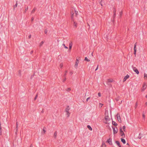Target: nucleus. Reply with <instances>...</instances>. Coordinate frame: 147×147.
<instances>
[{
  "instance_id": "1",
  "label": "nucleus",
  "mask_w": 147,
  "mask_h": 147,
  "mask_svg": "<svg viewBox=\"0 0 147 147\" xmlns=\"http://www.w3.org/2000/svg\"><path fill=\"white\" fill-rule=\"evenodd\" d=\"M110 121V118L108 116V113L105 114V119L104 120V122L106 124H109V121Z\"/></svg>"
},
{
  "instance_id": "2",
  "label": "nucleus",
  "mask_w": 147,
  "mask_h": 147,
  "mask_svg": "<svg viewBox=\"0 0 147 147\" xmlns=\"http://www.w3.org/2000/svg\"><path fill=\"white\" fill-rule=\"evenodd\" d=\"M78 11H76L74 9H73L71 11V19L73 20L74 17V14H75V16H77V15H78Z\"/></svg>"
},
{
  "instance_id": "3",
  "label": "nucleus",
  "mask_w": 147,
  "mask_h": 147,
  "mask_svg": "<svg viewBox=\"0 0 147 147\" xmlns=\"http://www.w3.org/2000/svg\"><path fill=\"white\" fill-rule=\"evenodd\" d=\"M70 109V108L69 106H67V107L65 109V111L66 113V115L67 117H69V116L70 113H69V111Z\"/></svg>"
},
{
  "instance_id": "4",
  "label": "nucleus",
  "mask_w": 147,
  "mask_h": 147,
  "mask_svg": "<svg viewBox=\"0 0 147 147\" xmlns=\"http://www.w3.org/2000/svg\"><path fill=\"white\" fill-rule=\"evenodd\" d=\"M147 87V85L145 83L143 84L142 87L141 88V91H144L146 88Z\"/></svg>"
},
{
  "instance_id": "5",
  "label": "nucleus",
  "mask_w": 147,
  "mask_h": 147,
  "mask_svg": "<svg viewBox=\"0 0 147 147\" xmlns=\"http://www.w3.org/2000/svg\"><path fill=\"white\" fill-rule=\"evenodd\" d=\"M106 142L108 143L110 145H112V140L111 138H109L106 141Z\"/></svg>"
},
{
  "instance_id": "6",
  "label": "nucleus",
  "mask_w": 147,
  "mask_h": 147,
  "mask_svg": "<svg viewBox=\"0 0 147 147\" xmlns=\"http://www.w3.org/2000/svg\"><path fill=\"white\" fill-rule=\"evenodd\" d=\"M120 135L121 136H124L123 137H125V134L123 132V131L122 130V128L121 127H120Z\"/></svg>"
},
{
  "instance_id": "7",
  "label": "nucleus",
  "mask_w": 147,
  "mask_h": 147,
  "mask_svg": "<svg viewBox=\"0 0 147 147\" xmlns=\"http://www.w3.org/2000/svg\"><path fill=\"white\" fill-rule=\"evenodd\" d=\"M79 63V61L77 59H76V61L75 62V64L74 65V67L76 68H77V67L78 66V65Z\"/></svg>"
},
{
  "instance_id": "8",
  "label": "nucleus",
  "mask_w": 147,
  "mask_h": 147,
  "mask_svg": "<svg viewBox=\"0 0 147 147\" xmlns=\"http://www.w3.org/2000/svg\"><path fill=\"white\" fill-rule=\"evenodd\" d=\"M117 119L118 121H119V123L121 122V117L119 114H117Z\"/></svg>"
},
{
  "instance_id": "9",
  "label": "nucleus",
  "mask_w": 147,
  "mask_h": 147,
  "mask_svg": "<svg viewBox=\"0 0 147 147\" xmlns=\"http://www.w3.org/2000/svg\"><path fill=\"white\" fill-rule=\"evenodd\" d=\"M113 133L114 134H115L117 133V128H115L112 127Z\"/></svg>"
},
{
  "instance_id": "10",
  "label": "nucleus",
  "mask_w": 147,
  "mask_h": 147,
  "mask_svg": "<svg viewBox=\"0 0 147 147\" xmlns=\"http://www.w3.org/2000/svg\"><path fill=\"white\" fill-rule=\"evenodd\" d=\"M133 70L137 74H139V71L138 70L136 69V68L135 67H133Z\"/></svg>"
},
{
  "instance_id": "11",
  "label": "nucleus",
  "mask_w": 147,
  "mask_h": 147,
  "mask_svg": "<svg viewBox=\"0 0 147 147\" xmlns=\"http://www.w3.org/2000/svg\"><path fill=\"white\" fill-rule=\"evenodd\" d=\"M129 75H128V74H127L124 77V78L123 80V82H125L127 79L128 78H129Z\"/></svg>"
},
{
  "instance_id": "12",
  "label": "nucleus",
  "mask_w": 147,
  "mask_h": 147,
  "mask_svg": "<svg viewBox=\"0 0 147 147\" xmlns=\"http://www.w3.org/2000/svg\"><path fill=\"white\" fill-rule=\"evenodd\" d=\"M72 44V42H70L69 43V49L70 50H71V49Z\"/></svg>"
},
{
  "instance_id": "13",
  "label": "nucleus",
  "mask_w": 147,
  "mask_h": 147,
  "mask_svg": "<svg viewBox=\"0 0 147 147\" xmlns=\"http://www.w3.org/2000/svg\"><path fill=\"white\" fill-rule=\"evenodd\" d=\"M116 143L119 147H121V145H120V142L118 141H116L115 142Z\"/></svg>"
},
{
  "instance_id": "14",
  "label": "nucleus",
  "mask_w": 147,
  "mask_h": 147,
  "mask_svg": "<svg viewBox=\"0 0 147 147\" xmlns=\"http://www.w3.org/2000/svg\"><path fill=\"white\" fill-rule=\"evenodd\" d=\"M108 82H113V80L112 79H108L107 80Z\"/></svg>"
},
{
  "instance_id": "15",
  "label": "nucleus",
  "mask_w": 147,
  "mask_h": 147,
  "mask_svg": "<svg viewBox=\"0 0 147 147\" xmlns=\"http://www.w3.org/2000/svg\"><path fill=\"white\" fill-rule=\"evenodd\" d=\"M121 142L124 144H125V142H125V140L124 139H123V138H121Z\"/></svg>"
},
{
  "instance_id": "16",
  "label": "nucleus",
  "mask_w": 147,
  "mask_h": 147,
  "mask_svg": "<svg viewBox=\"0 0 147 147\" xmlns=\"http://www.w3.org/2000/svg\"><path fill=\"white\" fill-rule=\"evenodd\" d=\"M18 3V1H17L16 2V4H15V5H14L13 6V7H14V8H13V9H15V8L16 7H17V6H18V3Z\"/></svg>"
},
{
  "instance_id": "17",
  "label": "nucleus",
  "mask_w": 147,
  "mask_h": 147,
  "mask_svg": "<svg viewBox=\"0 0 147 147\" xmlns=\"http://www.w3.org/2000/svg\"><path fill=\"white\" fill-rule=\"evenodd\" d=\"M74 26H75L76 28L77 27V24L74 21Z\"/></svg>"
},
{
  "instance_id": "18",
  "label": "nucleus",
  "mask_w": 147,
  "mask_h": 147,
  "mask_svg": "<svg viewBox=\"0 0 147 147\" xmlns=\"http://www.w3.org/2000/svg\"><path fill=\"white\" fill-rule=\"evenodd\" d=\"M87 127L88 128V129L90 130L91 131L92 130V127H90V126L89 125H88L87 126Z\"/></svg>"
},
{
  "instance_id": "19",
  "label": "nucleus",
  "mask_w": 147,
  "mask_h": 147,
  "mask_svg": "<svg viewBox=\"0 0 147 147\" xmlns=\"http://www.w3.org/2000/svg\"><path fill=\"white\" fill-rule=\"evenodd\" d=\"M46 131V128L45 127H44L43 129V134H45V133Z\"/></svg>"
},
{
  "instance_id": "20",
  "label": "nucleus",
  "mask_w": 147,
  "mask_h": 147,
  "mask_svg": "<svg viewBox=\"0 0 147 147\" xmlns=\"http://www.w3.org/2000/svg\"><path fill=\"white\" fill-rule=\"evenodd\" d=\"M106 146L105 144V143L104 142H103L102 145V147H106Z\"/></svg>"
},
{
  "instance_id": "21",
  "label": "nucleus",
  "mask_w": 147,
  "mask_h": 147,
  "mask_svg": "<svg viewBox=\"0 0 147 147\" xmlns=\"http://www.w3.org/2000/svg\"><path fill=\"white\" fill-rule=\"evenodd\" d=\"M18 123L17 122L16 124V130L17 132V131L18 130Z\"/></svg>"
},
{
  "instance_id": "22",
  "label": "nucleus",
  "mask_w": 147,
  "mask_h": 147,
  "mask_svg": "<svg viewBox=\"0 0 147 147\" xmlns=\"http://www.w3.org/2000/svg\"><path fill=\"white\" fill-rule=\"evenodd\" d=\"M1 124L0 123V135H1L2 134V131H1Z\"/></svg>"
},
{
  "instance_id": "23",
  "label": "nucleus",
  "mask_w": 147,
  "mask_h": 147,
  "mask_svg": "<svg viewBox=\"0 0 147 147\" xmlns=\"http://www.w3.org/2000/svg\"><path fill=\"white\" fill-rule=\"evenodd\" d=\"M112 124L115 126L117 125V124L114 121H112Z\"/></svg>"
},
{
  "instance_id": "24",
  "label": "nucleus",
  "mask_w": 147,
  "mask_h": 147,
  "mask_svg": "<svg viewBox=\"0 0 147 147\" xmlns=\"http://www.w3.org/2000/svg\"><path fill=\"white\" fill-rule=\"evenodd\" d=\"M144 77L145 79H147V74L144 73Z\"/></svg>"
},
{
  "instance_id": "25",
  "label": "nucleus",
  "mask_w": 147,
  "mask_h": 147,
  "mask_svg": "<svg viewBox=\"0 0 147 147\" xmlns=\"http://www.w3.org/2000/svg\"><path fill=\"white\" fill-rule=\"evenodd\" d=\"M85 60L86 61L88 62H89L90 61V60L87 57H85Z\"/></svg>"
},
{
  "instance_id": "26",
  "label": "nucleus",
  "mask_w": 147,
  "mask_h": 147,
  "mask_svg": "<svg viewBox=\"0 0 147 147\" xmlns=\"http://www.w3.org/2000/svg\"><path fill=\"white\" fill-rule=\"evenodd\" d=\"M57 133L56 131H55L54 133V136L55 138H56L57 137Z\"/></svg>"
},
{
  "instance_id": "27",
  "label": "nucleus",
  "mask_w": 147,
  "mask_h": 147,
  "mask_svg": "<svg viewBox=\"0 0 147 147\" xmlns=\"http://www.w3.org/2000/svg\"><path fill=\"white\" fill-rule=\"evenodd\" d=\"M36 10V8H34L32 10V11H31V13H33Z\"/></svg>"
},
{
  "instance_id": "28",
  "label": "nucleus",
  "mask_w": 147,
  "mask_h": 147,
  "mask_svg": "<svg viewBox=\"0 0 147 147\" xmlns=\"http://www.w3.org/2000/svg\"><path fill=\"white\" fill-rule=\"evenodd\" d=\"M44 43V42L43 41H42L40 43V46H41L43 43Z\"/></svg>"
},
{
  "instance_id": "29",
  "label": "nucleus",
  "mask_w": 147,
  "mask_h": 147,
  "mask_svg": "<svg viewBox=\"0 0 147 147\" xmlns=\"http://www.w3.org/2000/svg\"><path fill=\"white\" fill-rule=\"evenodd\" d=\"M138 105V102H136V104L135 105V108H136L137 107Z\"/></svg>"
},
{
  "instance_id": "30",
  "label": "nucleus",
  "mask_w": 147,
  "mask_h": 147,
  "mask_svg": "<svg viewBox=\"0 0 147 147\" xmlns=\"http://www.w3.org/2000/svg\"><path fill=\"white\" fill-rule=\"evenodd\" d=\"M123 129L124 131H125V126H123Z\"/></svg>"
},
{
  "instance_id": "31",
  "label": "nucleus",
  "mask_w": 147,
  "mask_h": 147,
  "mask_svg": "<svg viewBox=\"0 0 147 147\" xmlns=\"http://www.w3.org/2000/svg\"><path fill=\"white\" fill-rule=\"evenodd\" d=\"M63 45L64 47V48H65V49H68V47L66 46L65 44H63Z\"/></svg>"
},
{
  "instance_id": "32",
  "label": "nucleus",
  "mask_w": 147,
  "mask_h": 147,
  "mask_svg": "<svg viewBox=\"0 0 147 147\" xmlns=\"http://www.w3.org/2000/svg\"><path fill=\"white\" fill-rule=\"evenodd\" d=\"M38 94H37L36 95V96H35V98H34V100H35L36 99V98H37L38 97Z\"/></svg>"
},
{
  "instance_id": "33",
  "label": "nucleus",
  "mask_w": 147,
  "mask_h": 147,
  "mask_svg": "<svg viewBox=\"0 0 147 147\" xmlns=\"http://www.w3.org/2000/svg\"><path fill=\"white\" fill-rule=\"evenodd\" d=\"M63 64L62 63H61L60 65V68H62L63 66Z\"/></svg>"
},
{
  "instance_id": "34",
  "label": "nucleus",
  "mask_w": 147,
  "mask_h": 147,
  "mask_svg": "<svg viewBox=\"0 0 147 147\" xmlns=\"http://www.w3.org/2000/svg\"><path fill=\"white\" fill-rule=\"evenodd\" d=\"M103 0H100V2L99 3L102 6V1Z\"/></svg>"
},
{
  "instance_id": "35",
  "label": "nucleus",
  "mask_w": 147,
  "mask_h": 147,
  "mask_svg": "<svg viewBox=\"0 0 147 147\" xmlns=\"http://www.w3.org/2000/svg\"><path fill=\"white\" fill-rule=\"evenodd\" d=\"M99 105H100V107H102V106L103 105V104H101V103H99Z\"/></svg>"
},
{
  "instance_id": "36",
  "label": "nucleus",
  "mask_w": 147,
  "mask_h": 147,
  "mask_svg": "<svg viewBox=\"0 0 147 147\" xmlns=\"http://www.w3.org/2000/svg\"><path fill=\"white\" fill-rule=\"evenodd\" d=\"M116 16V13H114L113 16L115 18V17Z\"/></svg>"
},
{
  "instance_id": "37",
  "label": "nucleus",
  "mask_w": 147,
  "mask_h": 147,
  "mask_svg": "<svg viewBox=\"0 0 147 147\" xmlns=\"http://www.w3.org/2000/svg\"><path fill=\"white\" fill-rule=\"evenodd\" d=\"M66 78H65L63 80V82H64L66 81Z\"/></svg>"
},
{
  "instance_id": "38",
  "label": "nucleus",
  "mask_w": 147,
  "mask_h": 147,
  "mask_svg": "<svg viewBox=\"0 0 147 147\" xmlns=\"http://www.w3.org/2000/svg\"><path fill=\"white\" fill-rule=\"evenodd\" d=\"M122 14H123V12L122 11H121L120 12V15H121V16L122 15Z\"/></svg>"
},
{
  "instance_id": "39",
  "label": "nucleus",
  "mask_w": 147,
  "mask_h": 147,
  "mask_svg": "<svg viewBox=\"0 0 147 147\" xmlns=\"http://www.w3.org/2000/svg\"><path fill=\"white\" fill-rule=\"evenodd\" d=\"M142 117H143V118L144 119L145 118V114H143V115H142Z\"/></svg>"
},
{
  "instance_id": "40",
  "label": "nucleus",
  "mask_w": 147,
  "mask_h": 147,
  "mask_svg": "<svg viewBox=\"0 0 147 147\" xmlns=\"http://www.w3.org/2000/svg\"><path fill=\"white\" fill-rule=\"evenodd\" d=\"M28 7H27V8H26V9H25V11L26 12V11H27V10H28Z\"/></svg>"
},
{
  "instance_id": "41",
  "label": "nucleus",
  "mask_w": 147,
  "mask_h": 147,
  "mask_svg": "<svg viewBox=\"0 0 147 147\" xmlns=\"http://www.w3.org/2000/svg\"><path fill=\"white\" fill-rule=\"evenodd\" d=\"M98 94L99 96L100 97L101 96V94L99 92V93H98Z\"/></svg>"
},
{
  "instance_id": "42",
  "label": "nucleus",
  "mask_w": 147,
  "mask_h": 147,
  "mask_svg": "<svg viewBox=\"0 0 147 147\" xmlns=\"http://www.w3.org/2000/svg\"><path fill=\"white\" fill-rule=\"evenodd\" d=\"M71 90V89L70 88H68L67 90V91H70Z\"/></svg>"
},
{
  "instance_id": "43",
  "label": "nucleus",
  "mask_w": 147,
  "mask_h": 147,
  "mask_svg": "<svg viewBox=\"0 0 147 147\" xmlns=\"http://www.w3.org/2000/svg\"><path fill=\"white\" fill-rule=\"evenodd\" d=\"M90 98V97H89L87 99H86V101L87 102L88 100H89V99Z\"/></svg>"
},
{
  "instance_id": "44",
  "label": "nucleus",
  "mask_w": 147,
  "mask_h": 147,
  "mask_svg": "<svg viewBox=\"0 0 147 147\" xmlns=\"http://www.w3.org/2000/svg\"><path fill=\"white\" fill-rule=\"evenodd\" d=\"M113 12L116 13V9H114L113 10Z\"/></svg>"
},
{
  "instance_id": "45",
  "label": "nucleus",
  "mask_w": 147,
  "mask_h": 147,
  "mask_svg": "<svg viewBox=\"0 0 147 147\" xmlns=\"http://www.w3.org/2000/svg\"><path fill=\"white\" fill-rule=\"evenodd\" d=\"M98 65H97V66L96 68V69H95V71H96L98 69Z\"/></svg>"
},
{
  "instance_id": "46",
  "label": "nucleus",
  "mask_w": 147,
  "mask_h": 147,
  "mask_svg": "<svg viewBox=\"0 0 147 147\" xmlns=\"http://www.w3.org/2000/svg\"><path fill=\"white\" fill-rule=\"evenodd\" d=\"M31 35H30L28 37L29 38H31Z\"/></svg>"
},
{
  "instance_id": "47",
  "label": "nucleus",
  "mask_w": 147,
  "mask_h": 147,
  "mask_svg": "<svg viewBox=\"0 0 147 147\" xmlns=\"http://www.w3.org/2000/svg\"><path fill=\"white\" fill-rule=\"evenodd\" d=\"M136 47V43L135 45H134V47Z\"/></svg>"
},
{
  "instance_id": "48",
  "label": "nucleus",
  "mask_w": 147,
  "mask_h": 147,
  "mask_svg": "<svg viewBox=\"0 0 147 147\" xmlns=\"http://www.w3.org/2000/svg\"><path fill=\"white\" fill-rule=\"evenodd\" d=\"M135 50H137L136 47H134V50H135Z\"/></svg>"
},
{
  "instance_id": "49",
  "label": "nucleus",
  "mask_w": 147,
  "mask_h": 147,
  "mask_svg": "<svg viewBox=\"0 0 147 147\" xmlns=\"http://www.w3.org/2000/svg\"><path fill=\"white\" fill-rule=\"evenodd\" d=\"M134 50V52H136V51H137V50Z\"/></svg>"
},
{
  "instance_id": "50",
  "label": "nucleus",
  "mask_w": 147,
  "mask_h": 147,
  "mask_svg": "<svg viewBox=\"0 0 147 147\" xmlns=\"http://www.w3.org/2000/svg\"><path fill=\"white\" fill-rule=\"evenodd\" d=\"M29 147H32V144H31Z\"/></svg>"
},
{
  "instance_id": "51",
  "label": "nucleus",
  "mask_w": 147,
  "mask_h": 147,
  "mask_svg": "<svg viewBox=\"0 0 147 147\" xmlns=\"http://www.w3.org/2000/svg\"><path fill=\"white\" fill-rule=\"evenodd\" d=\"M33 51H31V53H31V54H32V53H33Z\"/></svg>"
},
{
  "instance_id": "52",
  "label": "nucleus",
  "mask_w": 147,
  "mask_h": 147,
  "mask_svg": "<svg viewBox=\"0 0 147 147\" xmlns=\"http://www.w3.org/2000/svg\"><path fill=\"white\" fill-rule=\"evenodd\" d=\"M118 98H119V97H118ZM116 100H117V101H118V100H119V98H117V99H116Z\"/></svg>"
},
{
  "instance_id": "53",
  "label": "nucleus",
  "mask_w": 147,
  "mask_h": 147,
  "mask_svg": "<svg viewBox=\"0 0 147 147\" xmlns=\"http://www.w3.org/2000/svg\"><path fill=\"white\" fill-rule=\"evenodd\" d=\"M47 30H45V34H46V33H47Z\"/></svg>"
},
{
  "instance_id": "54",
  "label": "nucleus",
  "mask_w": 147,
  "mask_h": 147,
  "mask_svg": "<svg viewBox=\"0 0 147 147\" xmlns=\"http://www.w3.org/2000/svg\"><path fill=\"white\" fill-rule=\"evenodd\" d=\"M66 75V73H65L64 74V76H65Z\"/></svg>"
},
{
  "instance_id": "55",
  "label": "nucleus",
  "mask_w": 147,
  "mask_h": 147,
  "mask_svg": "<svg viewBox=\"0 0 147 147\" xmlns=\"http://www.w3.org/2000/svg\"><path fill=\"white\" fill-rule=\"evenodd\" d=\"M65 73H67V71H65Z\"/></svg>"
},
{
  "instance_id": "56",
  "label": "nucleus",
  "mask_w": 147,
  "mask_h": 147,
  "mask_svg": "<svg viewBox=\"0 0 147 147\" xmlns=\"http://www.w3.org/2000/svg\"><path fill=\"white\" fill-rule=\"evenodd\" d=\"M136 52H134V54L135 55H136Z\"/></svg>"
},
{
  "instance_id": "57",
  "label": "nucleus",
  "mask_w": 147,
  "mask_h": 147,
  "mask_svg": "<svg viewBox=\"0 0 147 147\" xmlns=\"http://www.w3.org/2000/svg\"><path fill=\"white\" fill-rule=\"evenodd\" d=\"M31 20H32V21H33V18H32Z\"/></svg>"
},
{
  "instance_id": "58",
  "label": "nucleus",
  "mask_w": 147,
  "mask_h": 147,
  "mask_svg": "<svg viewBox=\"0 0 147 147\" xmlns=\"http://www.w3.org/2000/svg\"><path fill=\"white\" fill-rule=\"evenodd\" d=\"M146 98H147V95H146Z\"/></svg>"
}]
</instances>
